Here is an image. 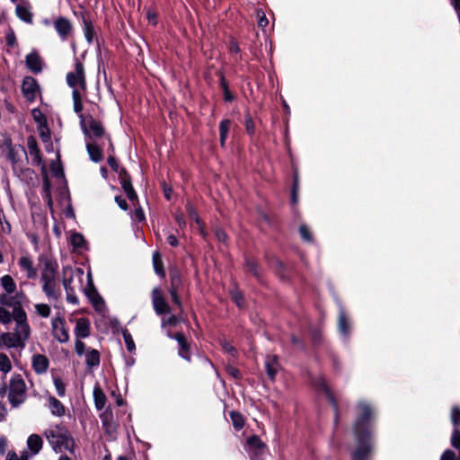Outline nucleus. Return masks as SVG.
Segmentation results:
<instances>
[{"mask_svg":"<svg viewBox=\"0 0 460 460\" xmlns=\"http://www.w3.org/2000/svg\"><path fill=\"white\" fill-rule=\"evenodd\" d=\"M373 411L371 406L366 402L357 404V418L353 426V432L357 447L352 452V460H367L371 453V420Z\"/></svg>","mask_w":460,"mask_h":460,"instance_id":"f257e3e1","label":"nucleus"},{"mask_svg":"<svg viewBox=\"0 0 460 460\" xmlns=\"http://www.w3.org/2000/svg\"><path fill=\"white\" fill-rule=\"evenodd\" d=\"M15 323L13 333L25 345L31 336V327L27 320V314L22 305L13 307L10 312L5 307L0 306V324L8 325L12 321Z\"/></svg>","mask_w":460,"mask_h":460,"instance_id":"f03ea898","label":"nucleus"},{"mask_svg":"<svg viewBox=\"0 0 460 460\" xmlns=\"http://www.w3.org/2000/svg\"><path fill=\"white\" fill-rule=\"evenodd\" d=\"M47 441L56 453L73 452L75 442L68 429L62 425H53L43 432Z\"/></svg>","mask_w":460,"mask_h":460,"instance_id":"7ed1b4c3","label":"nucleus"},{"mask_svg":"<svg viewBox=\"0 0 460 460\" xmlns=\"http://www.w3.org/2000/svg\"><path fill=\"white\" fill-rule=\"evenodd\" d=\"M0 287L3 293H0V306L15 307L22 305V300L24 297L23 292L13 295L17 290L16 283L11 275H4L0 278Z\"/></svg>","mask_w":460,"mask_h":460,"instance_id":"20e7f679","label":"nucleus"},{"mask_svg":"<svg viewBox=\"0 0 460 460\" xmlns=\"http://www.w3.org/2000/svg\"><path fill=\"white\" fill-rule=\"evenodd\" d=\"M27 398V386L21 375H13L9 381L8 401L13 408L22 404Z\"/></svg>","mask_w":460,"mask_h":460,"instance_id":"39448f33","label":"nucleus"},{"mask_svg":"<svg viewBox=\"0 0 460 460\" xmlns=\"http://www.w3.org/2000/svg\"><path fill=\"white\" fill-rule=\"evenodd\" d=\"M80 126L83 133L91 140L102 137L105 135V130L102 123L91 115H80Z\"/></svg>","mask_w":460,"mask_h":460,"instance_id":"423d86ee","label":"nucleus"},{"mask_svg":"<svg viewBox=\"0 0 460 460\" xmlns=\"http://www.w3.org/2000/svg\"><path fill=\"white\" fill-rule=\"evenodd\" d=\"M67 84L75 89L86 90V79L84 65L78 59L75 60V69L66 75Z\"/></svg>","mask_w":460,"mask_h":460,"instance_id":"0eeeda50","label":"nucleus"},{"mask_svg":"<svg viewBox=\"0 0 460 460\" xmlns=\"http://www.w3.org/2000/svg\"><path fill=\"white\" fill-rule=\"evenodd\" d=\"M51 333L59 343H66L69 341L68 328L64 318L57 316L51 320Z\"/></svg>","mask_w":460,"mask_h":460,"instance_id":"6e6552de","label":"nucleus"},{"mask_svg":"<svg viewBox=\"0 0 460 460\" xmlns=\"http://www.w3.org/2000/svg\"><path fill=\"white\" fill-rule=\"evenodd\" d=\"M153 308L157 315L171 314L172 308L165 301L163 291L160 288H154L151 293Z\"/></svg>","mask_w":460,"mask_h":460,"instance_id":"1a4fd4ad","label":"nucleus"},{"mask_svg":"<svg viewBox=\"0 0 460 460\" xmlns=\"http://www.w3.org/2000/svg\"><path fill=\"white\" fill-rule=\"evenodd\" d=\"M40 261L42 264L40 271V282L58 279L57 271L58 265L57 261L48 257H40Z\"/></svg>","mask_w":460,"mask_h":460,"instance_id":"9d476101","label":"nucleus"},{"mask_svg":"<svg viewBox=\"0 0 460 460\" xmlns=\"http://www.w3.org/2000/svg\"><path fill=\"white\" fill-rule=\"evenodd\" d=\"M22 92L24 98L31 102L40 95V86L35 78L25 76L22 84Z\"/></svg>","mask_w":460,"mask_h":460,"instance_id":"9b49d317","label":"nucleus"},{"mask_svg":"<svg viewBox=\"0 0 460 460\" xmlns=\"http://www.w3.org/2000/svg\"><path fill=\"white\" fill-rule=\"evenodd\" d=\"M18 266L22 272L25 273V277L28 279H34L38 276V271L36 267L34 266V261L32 257L24 253L18 259Z\"/></svg>","mask_w":460,"mask_h":460,"instance_id":"f8f14e48","label":"nucleus"},{"mask_svg":"<svg viewBox=\"0 0 460 460\" xmlns=\"http://www.w3.org/2000/svg\"><path fill=\"white\" fill-rule=\"evenodd\" d=\"M64 279L63 286L66 292V300L73 305L78 304V298L71 287L73 270L71 267H65L63 269Z\"/></svg>","mask_w":460,"mask_h":460,"instance_id":"ddd939ff","label":"nucleus"},{"mask_svg":"<svg viewBox=\"0 0 460 460\" xmlns=\"http://www.w3.org/2000/svg\"><path fill=\"white\" fill-rule=\"evenodd\" d=\"M54 28L63 41L73 34L72 23L64 17H59L54 21Z\"/></svg>","mask_w":460,"mask_h":460,"instance_id":"4468645a","label":"nucleus"},{"mask_svg":"<svg viewBox=\"0 0 460 460\" xmlns=\"http://www.w3.org/2000/svg\"><path fill=\"white\" fill-rule=\"evenodd\" d=\"M25 345L13 332H3L0 334V349H23Z\"/></svg>","mask_w":460,"mask_h":460,"instance_id":"2eb2a0df","label":"nucleus"},{"mask_svg":"<svg viewBox=\"0 0 460 460\" xmlns=\"http://www.w3.org/2000/svg\"><path fill=\"white\" fill-rule=\"evenodd\" d=\"M27 451L29 457L38 455L43 447V439L38 434H31L26 441Z\"/></svg>","mask_w":460,"mask_h":460,"instance_id":"dca6fc26","label":"nucleus"},{"mask_svg":"<svg viewBox=\"0 0 460 460\" xmlns=\"http://www.w3.org/2000/svg\"><path fill=\"white\" fill-rule=\"evenodd\" d=\"M75 338L85 339L91 334V322L88 318L80 317L75 321L74 330Z\"/></svg>","mask_w":460,"mask_h":460,"instance_id":"f3484780","label":"nucleus"},{"mask_svg":"<svg viewBox=\"0 0 460 460\" xmlns=\"http://www.w3.org/2000/svg\"><path fill=\"white\" fill-rule=\"evenodd\" d=\"M41 284L42 290L49 299H52L54 301L58 300L61 296V289L58 279L44 281L41 282Z\"/></svg>","mask_w":460,"mask_h":460,"instance_id":"a211bd4d","label":"nucleus"},{"mask_svg":"<svg viewBox=\"0 0 460 460\" xmlns=\"http://www.w3.org/2000/svg\"><path fill=\"white\" fill-rule=\"evenodd\" d=\"M31 366L35 373L42 375L48 371L49 360L43 354H34L31 358Z\"/></svg>","mask_w":460,"mask_h":460,"instance_id":"6ab92c4d","label":"nucleus"},{"mask_svg":"<svg viewBox=\"0 0 460 460\" xmlns=\"http://www.w3.org/2000/svg\"><path fill=\"white\" fill-rule=\"evenodd\" d=\"M248 453L252 460H261V458L256 459L254 453L259 451L260 454H264L265 446L257 436H252L247 440Z\"/></svg>","mask_w":460,"mask_h":460,"instance_id":"aec40b11","label":"nucleus"},{"mask_svg":"<svg viewBox=\"0 0 460 460\" xmlns=\"http://www.w3.org/2000/svg\"><path fill=\"white\" fill-rule=\"evenodd\" d=\"M169 336L177 341V342L179 344V355L182 358L186 359L187 361H190V347L186 341L185 336L181 332H177L173 336H172V335H169Z\"/></svg>","mask_w":460,"mask_h":460,"instance_id":"412c9836","label":"nucleus"},{"mask_svg":"<svg viewBox=\"0 0 460 460\" xmlns=\"http://www.w3.org/2000/svg\"><path fill=\"white\" fill-rule=\"evenodd\" d=\"M26 65L33 73H40L42 70V59L36 51H32L26 56Z\"/></svg>","mask_w":460,"mask_h":460,"instance_id":"4be33fe9","label":"nucleus"},{"mask_svg":"<svg viewBox=\"0 0 460 460\" xmlns=\"http://www.w3.org/2000/svg\"><path fill=\"white\" fill-rule=\"evenodd\" d=\"M27 148L30 155L31 156L32 163L36 165H40L41 164L40 151L38 147L37 141L33 137H28Z\"/></svg>","mask_w":460,"mask_h":460,"instance_id":"5701e85b","label":"nucleus"},{"mask_svg":"<svg viewBox=\"0 0 460 460\" xmlns=\"http://www.w3.org/2000/svg\"><path fill=\"white\" fill-rule=\"evenodd\" d=\"M48 406L53 415L62 417L66 413L63 403L54 396H49L48 398Z\"/></svg>","mask_w":460,"mask_h":460,"instance_id":"b1692460","label":"nucleus"},{"mask_svg":"<svg viewBox=\"0 0 460 460\" xmlns=\"http://www.w3.org/2000/svg\"><path fill=\"white\" fill-rule=\"evenodd\" d=\"M85 357V364L88 368L92 369L100 365V353L95 349L88 348L87 351L84 354Z\"/></svg>","mask_w":460,"mask_h":460,"instance_id":"393cba45","label":"nucleus"},{"mask_svg":"<svg viewBox=\"0 0 460 460\" xmlns=\"http://www.w3.org/2000/svg\"><path fill=\"white\" fill-rule=\"evenodd\" d=\"M265 367L268 376L273 380L279 368L277 357L268 356L265 360Z\"/></svg>","mask_w":460,"mask_h":460,"instance_id":"a878e982","label":"nucleus"},{"mask_svg":"<svg viewBox=\"0 0 460 460\" xmlns=\"http://www.w3.org/2000/svg\"><path fill=\"white\" fill-rule=\"evenodd\" d=\"M86 149L93 162L98 163L102 160V150L95 143H87Z\"/></svg>","mask_w":460,"mask_h":460,"instance_id":"bb28decb","label":"nucleus"},{"mask_svg":"<svg viewBox=\"0 0 460 460\" xmlns=\"http://www.w3.org/2000/svg\"><path fill=\"white\" fill-rule=\"evenodd\" d=\"M121 186L124 191L126 192L127 197L130 200H134L137 199V193L134 190L131 181L128 175H125L124 177L121 178Z\"/></svg>","mask_w":460,"mask_h":460,"instance_id":"cd10ccee","label":"nucleus"},{"mask_svg":"<svg viewBox=\"0 0 460 460\" xmlns=\"http://www.w3.org/2000/svg\"><path fill=\"white\" fill-rule=\"evenodd\" d=\"M93 399L97 410L104 408L106 403V395L99 386H96L93 389Z\"/></svg>","mask_w":460,"mask_h":460,"instance_id":"c85d7f7f","label":"nucleus"},{"mask_svg":"<svg viewBox=\"0 0 460 460\" xmlns=\"http://www.w3.org/2000/svg\"><path fill=\"white\" fill-rule=\"evenodd\" d=\"M153 265H154L155 273L157 275H159L160 277L164 278L165 276V272H164V269L162 256L159 252H155L153 253Z\"/></svg>","mask_w":460,"mask_h":460,"instance_id":"c756f323","label":"nucleus"},{"mask_svg":"<svg viewBox=\"0 0 460 460\" xmlns=\"http://www.w3.org/2000/svg\"><path fill=\"white\" fill-rule=\"evenodd\" d=\"M72 97H73L74 111L80 117V115L83 114L82 113L83 102H82V96L79 92V89L73 90Z\"/></svg>","mask_w":460,"mask_h":460,"instance_id":"7c9ffc66","label":"nucleus"},{"mask_svg":"<svg viewBox=\"0 0 460 460\" xmlns=\"http://www.w3.org/2000/svg\"><path fill=\"white\" fill-rule=\"evenodd\" d=\"M231 121L229 119H223L219 125V135L221 146H224L228 136Z\"/></svg>","mask_w":460,"mask_h":460,"instance_id":"2f4dec72","label":"nucleus"},{"mask_svg":"<svg viewBox=\"0 0 460 460\" xmlns=\"http://www.w3.org/2000/svg\"><path fill=\"white\" fill-rule=\"evenodd\" d=\"M12 363L8 356L4 353H0V371L5 376L12 370Z\"/></svg>","mask_w":460,"mask_h":460,"instance_id":"473e14b6","label":"nucleus"},{"mask_svg":"<svg viewBox=\"0 0 460 460\" xmlns=\"http://www.w3.org/2000/svg\"><path fill=\"white\" fill-rule=\"evenodd\" d=\"M16 13L25 22L31 23L32 22V14L25 6L18 5L16 7Z\"/></svg>","mask_w":460,"mask_h":460,"instance_id":"72a5a7b5","label":"nucleus"},{"mask_svg":"<svg viewBox=\"0 0 460 460\" xmlns=\"http://www.w3.org/2000/svg\"><path fill=\"white\" fill-rule=\"evenodd\" d=\"M31 115L34 121L37 124V127L47 124V118L45 114L40 109H33L31 111Z\"/></svg>","mask_w":460,"mask_h":460,"instance_id":"f704fd0d","label":"nucleus"},{"mask_svg":"<svg viewBox=\"0 0 460 460\" xmlns=\"http://www.w3.org/2000/svg\"><path fill=\"white\" fill-rule=\"evenodd\" d=\"M338 325L340 332L347 335L349 332V322L344 312H341L339 314Z\"/></svg>","mask_w":460,"mask_h":460,"instance_id":"c9c22d12","label":"nucleus"},{"mask_svg":"<svg viewBox=\"0 0 460 460\" xmlns=\"http://www.w3.org/2000/svg\"><path fill=\"white\" fill-rule=\"evenodd\" d=\"M71 244L74 248H84L85 245V239L83 234L75 233L71 235Z\"/></svg>","mask_w":460,"mask_h":460,"instance_id":"e433bc0d","label":"nucleus"},{"mask_svg":"<svg viewBox=\"0 0 460 460\" xmlns=\"http://www.w3.org/2000/svg\"><path fill=\"white\" fill-rule=\"evenodd\" d=\"M34 307H35V312L40 317L47 318L50 315L51 309H50L49 305H48L47 304H42V303L36 304Z\"/></svg>","mask_w":460,"mask_h":460,"instance_id":"4c0bfd02","label":"nucleus"},{"mask_svg":"<svg viewBox=\"0 0 460 460\" xmlns=\"http://www.w3.org/2000/svg\"><path fill=\"white\" fill-rule=\"evenodd\" d=\"M29 453L27 451H22L19 456L15 451L10 450L6 454L5 460H29Z\"/></svg>","mask_w":460,"mask_h":460,"instance_id":"58836bf2","label":"nucleus"},{"mask_svg":"<svg viewBox=\"0 0 460 460\" xmlns=\"http://www.w3.org/2000/svg\"><path fill=\"white\" fill-rule=\"evenodd\" d=\"M230 418H231L234 427L236 429H241L243 427L244 420H243V416L240 413L232 411V412H230Z\"/></svg>","mask_w":460,"mask_h":460,"instance_id":"ea45409f","label":"nucleus"},{"mask_svg":"<svg viewBox=\"0 0 460 460\" xmlns=\"http://www.w3.org/2000/svg\"><path fill=\"white\" fill-rule=\"evenodd\" d=\"M84 36L89 43H92L93 40V38L95 36V32L93 30V27L90 22L84 21Z\"/></svg>","mask_w":460,"mask_h":460,"instance_id":"a19ab883","label":"nucleus"},{"mask_svg":"<svg viewBox=\"0 0 460 460\" xmlns=\"http://www.w3.org/2000/svg\"><path fill=\"white\" fill-rule=\"evenodd\" d=\"M40 138L43 142H49L50 140V130L48 127V123L37 127Z\"/></svg>","mask_w":460,"mask_h":460,"instance_id":"79ce46f5","label":"nucleus"},{"mask_svg":"<svg viewBox=\"0 0 460 460\" xmlns=\"http://www.w3.org/2000/svg\"><path fill=\"white\" fill-rule=\"evenodd\" d=\"M451 421L455 426V429H458L460 425V408L458 406H454L451 411Z\"/></svg>","mask_w":460,"mask_h":460,"instance_id":"37998d69","label":"nucleus"},{"mask_svg":"<svg viewBox=\"0 0 460 460\" xmlns=\"http://www.w3.org/2000/svg\"><path fill=\"white\" fill-rule=\"evenodd\" d=\"M75 351L78 356H83L87 351L86 345L82 341V339L75 338Z\"/></svg>","mask_w":460,"mask_h":460,"instance_id":"c03bdc74","label":"nucleus"},{"mask_svg":"<svg viewBox=\"0 0 460 460\" xmlns=\"http://www.w3.org/2000/svg\"><path fill=\"white\" fill-rule=\"evenodd\" d=\"M170 281H171V287L174 288H179L181 285V277L178 271L174 270L172 271L170 274Z\"/></svg>","mask_w":460,"mask_h":460,"instance_id":"a18cd8bd","label":"nucleus"},{"mask_svg":"<svg viewBox=\"0 0 460 460\" xmlns=\"http://www.w3.org/2000/svg\"><path fill=\"white\" fill-rule=\"evenodd\" d=\"M123 338L128 350L129 352L134 351L136 349V346L131 334L126 331L123 332Z\"/></svg>","mask_w":460,"mask_h":460,"instance_id":"49530a36","label":"nucleus"},{"mask_svg":"<svg viewBox=\"0 0 460 460\" xmlns=\"http://www.w3.org/2000/svg\"><path fill=\"white\" fill-rule=\"evenodd\" d=\"M187 210L189 212L190 218L191 220H194L199 225L201 234H204L203 227L201 226V221H200L197 212L194 210V208L190 205H188Z\"/></svg>","mask_w":460,"mask_h":460,"instance_id":"de8ad7c7","label":"nucleus"},{"mask_svg":"<svg viewBox=\"0 0 460 460\" xmlns=\"http://www.w3.org/2000/svg\"><path fill=\"white\" fill-rule=\"evenodd\" d=\"M178 289L174 288H170L169 293L171 295L172 302L178 306L180 310L182 309V304L180 300V297L178 296Z\"/></svg>","mask_w":460,"mask_h":460,"instance_id":"09e8293b","label":"nucleus"},{"mask_svg":"<svg viewBox=\"0 0 460 460\" xmlns=\"http://www.w3.org/2000/svg\"><path fill=\"white\" fill-rule=\"evenodd\" d=\"M44 199L47 201L49 207L52 206V199L50 195V185L48 181L43 183Z\"/></svg>","mask_w":460,"mask_h":460,"instance_id":"8fccbe9b","label":"nucleus"},{"mask_svg":"<svg viewBox=\"0 0 460 460\" xmlns=\"http://www.w3.org/2000/svg\"><path fill=\"white\" fill-rule=\"evenodd\" d=\"M54 385L58 396L63 397L66 394V386L60 378L54 379Z\"/></svg>","mask_w":460,"mask_h":460,"instance_id":"3c124183","label":"nucleus"},{"mask_svg":"<svg viewBox=\"0 0 460 460\" xmlns=\"http://www.w3.org/2000/svg\"><path fill=\"white\" fill-rule=\"evenodd\" d=\"M231 296H232V298L234 301V303L237 305V306H239V307L243 306L244 299H243V295L239 291H237V290L232 291Z\"/></svg>","mask_w":460,"mask_h":460,"instance_id":"603ef678","label":"nucleus"},{"mask_svg":"<svg viewBox=\"0 0 460 460\" xmlns=\"http://www.w3.org/2000/svg\"><path fill=\"white\" fill-rule=\"evenodd\" d=\"M451 444L454 447L460 449V431L455 429L451 438Z\"/></svg>","mask_w":460,"mask_h":460,"instance_id":"864d4df0","label":"nucleus"},{"mask_svg":"<svg viewBox=\"0 0 460 460\" xmlns=\"http://www.w3.org/2000/svg\"><path fill=\"white\" fill-rule=\"evenodd\" d=\"M179 323V318L176 315H171L166 319H163L162 326H174Z\"/></svg>","mask_w":460,"mask_h":460,"instance_id":"5fc2aeb1","label":"nucleus"},{"mask_svg":"<svg viewBox=\"0 0 460 460\" xmlns=\"http://www.w3.org/2000/svg\"><path fill=\"white\" fill-rule=\"evenodd\" d=\"M299 232L304 240H305V241L312 240L311 233L306 226H301L299 228Z\"/></svg>","mask_w":460,"mask_h":460,"instance_id":"6e6d98bb","label":"nucleus"},{"mask_svg":"<svg viewBox=\"0 0 460 460\" xmlns=\"http://www.w3.org/2000/svg\"><path fill=\"white\" fill-rule=\"evenodd\" d=\"M8 410L3 402H0V422H4L7 420Z\"/></svg>","mask_w":460,"mask_h":460,"instance_id":"4d7b16f0","label":"nucleus"},{"mask_svg":"<svg viewBox=\"0 0 460 460\" xmlns=\"http://www.w3.org/2000/svg\"><path fill=\"white\" fill-rule=\"evenodd\" d=\"M268 19L263 12H258V25L265 28L268 25Z\"/></svg>","mask_w":460,"mask_h":460,"instance_id":"13d9d810","label":"nucleus"},{"mask_svg":"<svg viewBox=\"0 0 460 460\" xmlns=\"http://www.w3.org/2000/svg\"><path fill=\"white\" fill-rule=\"evenodd\" d=\"M175 220L181 228L185 227L186 222L184 219V215L181 211H179L175 214Z\"/></svg>","mask_w":460,"mask_h":460,"instance_id":"bf43d9fd","label":"nucleus"},{"mask_svg":"<svg viewBox=\"0 0 460 460\" xmlns=\"http://www.w3.org/2000/svg\"><path fill=\"white\" fill-rule=\"evenodd\" d=\"M8 440L5 436L0 435V454L4 455L7 448Z\"/></svg>","mask_w":460,"mask_h":460,"instance_id":"052dcab7","label":"nucleus"},{"mask_svg":"<svg viewBox=\"0 0 460 460\" xmlns=\"http://www.w3.org/2000/svg\"><path fill=\"white\" fill-rule=\"evenodd\" d=\"M215 234H216V237L217 239L221 242V243H226V238H227V235L225 233V231H223L222 229H217L215 231Z\"/></svg>","mask_w":460,"mask_h":460,"instance_id":"680f3d73","label":"nucleus"},{"mask_svg":"<svg viewBox=\"0 0 460 460\" xmlns=\"http://www.w3.org/2000/svg\"><path fill=\"white\" fill-rule=\"evenodd\" d=\"M456 455L452 450H446L442 454L440 460H455Z\"/></svg>","mask_w":460,"mask_h":460,"instance_id":"e2e57ef3","label":"nucleus"},{"mask_svg":"<svg viewBox=\"0 0 460 460\" xmlns=\"http://www.w3.org/2000/svg\"><path fill=\"white\" fill-rule=\"evenodd\" d=\"M115 201L116 203L118 204V206L123 209V210H127L128 209V204H127V201L120 196H117L115 198Z\"/></svg>","mask_w":460,"mask_h":460,"instance_id":"0e129e2a","label":"nucleus"},{"mask_svg":"<svg viewBox=\"0 0 460 460\" xmlns=\"http://www.w3.org/2000/svg\"><path fill=\"white\" fill-rule=\"evenodd\" d=\"M245 126H246V129L249 133H252L253 132V129H254V125H253V122L252 120V118L250 116H247L246 119H245Z\"/></svg>","mask_w":460,"mask_h":460,"instance_id":"69168bd1","label":"nucleus"},{"mask_svg":"<svg viewBox=\"0 0 460 460\" xmlns=\"http://www.w3.org/2000/svg\"><path fill=\"white\" fill-rule=\"evenodd\" d=\"M107 162L108 164L112 168V170L118 171L119 165L116 162V159L112 155H110L108 157Z\"/></svg>","mask_w":460,"mask_h":460,"instance_id":"338daca9","label":"nucleus"},{"mask_svg":"<svg viewBox=\"0 0 460 460\" xmlns=\"http://www.w3.org/2000/svg\"><path fill=\"white\" fill-rule=\"evenodd\" d=\"M167 243L172 246V247H176L179 243H178V239L176 238L175 235L173 234H169L168 237H167Z\"/></svg>","mask_w":460,"mask_h":460,"instance_id":"774afa93","label":"nucleus"}]
</instances>
